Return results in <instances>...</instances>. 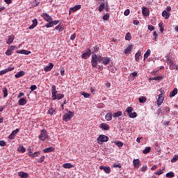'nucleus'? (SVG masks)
I'll use <instances>...</instances> for the list:
<instances>
[{"instance_id": "obj_21", "label": "nucleus", "mask_w": 178, "mask_h": 178, "mask_svg": "<svg viewBox=\"0 0 178 178\" xmlns=\"http://www.w3.org/2000/svg\"><path fill=\"white\" fill-rule=\"evenodd\" d=\"M13 41H15V35H9L8 40H6V44H8V45H10Z\"/></svg>"}, {"instance_id": "obj_18", "label": "nucleus", "mask_w": 178, "mask_h": 178, "mask_svg": "<svg viewBox=\"0 0 178 178\" xmlns=\"http://www.w3.org/2000/svg\"><path fill=\"white\" fill-rule=\"evenodd\" d=\"M134 46L133 44H129L124 50V54L127 55V54H131V51H133Z\"/></svg>"}, {"instance_id": "obj_10", "label": "nucleus", "mask_w": 178, "mask_h": 178, "mask_svg": "<svg viewBox=\"0 0 178 178\" xmlns=\"http://www.w3.org/2000/svg\"><path fill=\"white\" fill-rule=\"evenodd\" d=\"M41 17L44 18V20L45 22H47V23H50L51 20H52V17L48 15L47 13H43L41 14Z\"/></svg>"}, {"instance_id": "obj_34", "label": "nucleus", "mask_w": 178, "mask_h": 178, "mask_svg": "<svg viewBox=\"0 0 178 178\" xmlns=\"http://www.w3.org/2000/svg\"><path fill=\"white\" fill-rule=\"evenodd\" d=\"M17 152H22V154L26 152V148L24 147V146H19L17 148Z\"/></svg>"}, {"instance_id": "obj_16", "label": "nucleus", "mask_w": 178, "mask_h": 178, "mask_svg": "<svg viewBox=\"0 0 178 178\" xmlns=\"http://www.w3.org/2000/svg\"><path fill=\"white\" fill-rule=\"evenodd\" d=\"M142 13L143 15V16H146L148 17L149 16V10H148V8H147V7H142Z\"/></svg>"}, {"instance_id": "obj_14", "label": "nucleus", "mask_w": 178, "mask_h": 178, "mask_svg": "<svg viewBox=\"0 0 178 178\" xmlns=\"http://www.w3.org/2000/svg\"><path fill=\"white\" fill-rule=\"evenodd\" d=\"M167 63L169 65L170 70H175V62L173 60H172L171 59H168L167 61Z\"/></svg>"}, {"instance_id": "obj_56", "label": "nucleus", "mask_w": 178, "mask_h": 178, "mask_svg": "<svg viewBox=\"0 0 178 178\" xmlns=\"http://www.w3.org/2000/svg\"><path fill=\"white\" fill-rule=\"evenodd\" d=\"M124 16H129L130 15V9H127L124 13Z\"/></svg>"}, {"instance_id": "obj_46", "label": "nucleus", "mask_w": 178, "mask_h": 178, "mask_svg": "<svg viewBox=\"0 0 178 178\" xmlns=\"http://www.w3.org/2000/svg\"><path fill=\"white\" fill-rule=\"evenodd\" d=\"M125 40L127 41H130V40H131V34H130V33H127L125 35Z\"/></svg>"}, {"instance_id": "obj_26", "label": "nucleus", "mask_w": 178, "mask_h": 178, "mask_svg": "<svg viewBox=\"0 0 178 178\" xmlns=\"http://www.w3.org/2000/svg\"><path fill=\"white\" fill-rule=\"evenodd\" d=\"M113 116V114H112V113H108L105 116V119L106 120H107V122H111V120H112Z\"/></svg>"}, {"instance_id": "obj_41", "label": "nucleus", "mask_w": 178, "mask_h": 178, "mask_svg": "<svg viewBox=\"0 0 178 178\" xmlns=\"http://www.w3.org/2000/svg\"><path fill=\"white\" fill-rule=\"evenodd\" d=\"M139 102L140 104H144V102H147V98L145 97L142 96L139 98Z\"/></svg>"}, {"instance_id": "obj_64", "label": "nucleus", "mask_w": 178, "mask_h": 178, "mask_svg": "<svg viewBox=\"0 0 178 178\" xmlns=\"http://www.w3.org/2000/svg\"><path fill=\"white\" fill-rule=\"evenodd\" d=\"M146 170H147V165L143 166L142 168H141V171L142 172H146Z\"/></svg>"}, {"instance_id": "obj_61", "label": "nucleus", "mask_w": 178, "mask_h": 178, "mask_svg": "<svg viewBox=\"0 0 178 178\" xmlns=\"http://www.w3.org/2000/svg\"><path fill=\"white\" fill-rule=\"evenodd\" d=\"M55 30H59V31H62V26L58 25L55 27Z\"/></svg>"}, {"instance_id": "obj_1", "label": "nucleus", "mask_w": 178, "mask_h": 178, "mask_svg": "<svg viewBox=\"0 0 178 178\" xmlns=\"http://www.w3.org/2000/svg\"><path fill=\"white\" fill-rule=\"evenodd\" d=\"M98 62L99 63H101V62H102V55L101 54L97 55L96 54H92V56H91L92 67H97L98 66Z\"/></svg>"}, {"instance_id": "obj_49", "label": "nucleus", "mask_w": 178, "mask_h": 178, "mask_svg": "<svg viewBox=\"0 0 178 178\" xmlns=\"http://www.w3.org/2000/svg\"><path fill=\"white\" fill-rule=\"evenodd\" d=\"M98 51H99V47H98V45H96L93 47V51L95 54H97V52H98Z\"/></svg>"}, {"instance_id": "obj_39", "label": "nucleus", "mask_w": 178, "mask_h": 178, "mask_svg": "<svg viewBox=\"0 0 178 178\" xmlns=\"http://www.w3.org/2000/svg\"><path fill=\"white\" fill-rule=\"evenodd\" d=\"M105 8V3H102L98 8V10L99 12H102V10H104V9Z\"/></svg>"}, {"instance_id": "obj_31", "label": "nucleus", "mask_w": 178, "mask_h": 178, "mask_svg": "<svg viewBox=\"0 0 178 178\" xmlns=\"http://www.w3.org/2000/svg\"><path fill=\"white\" fill-rule=\"evenodd\" d=\"M177 95V88H174L172 91L170 92V97H175V95Z\"/></svg>"}, {"instance_id": "obj_11", "label": "nucleus", "mask_w": 178, "mask_h": 178, "mask_svg": "<svg viewBox=\"0 0 178 178\" xmlns=\"http://www.w3.org/2000/svg\"><path fill=\"white\" fill-rule=\"evenodd\" d=\"M102 62L104 66H106V65H109L111 62H112V60L111 59L110 57L105 56L102 57Z\"/></svg>"}, {"instance_id": "obj_30", "label": "nucleus", "mask_w": 178, "mask_h": 178, "mask_svg": "<svg viewBox=\"0 0 178 178\" xmlns=\"http://www.w3.org/2000/svg\"><path fill=\"white\" fill-rule=\"evenodd\" d=\"M40 154H41V152H35L33 154H30L31 158H37L38 156H40Z\"/></svg>"}, {"instance_id": "obj_47", "label": "nucleus", "mask_w": 178, "mask_h": 178, "mask_svg": "<svg viewBox=\"0 0 178 178\" xmlns=\"http://www.w3.org/2000/svg\"><path fill=\"white\" fill-rule=\"evenodd\" d=\"M163 79V77L162 76H155L152 78V80H155L156 81H161V80H162Z\"/></svg>"}, {"instance_id": "obj_37", "label": "nucleus", "mask_w": 178, "mask_h": 178, "mask_svg": "<svg viewBox=\"0 0 178 178\" xmlns=\"http://www.w3.org/2000/svg\"><path fill=\"white\" fill-rule=\"evenodd\" d=\"M166 177L168 178H172V177H175V172L170 171L169 172H168L166 175H165Z\"/></svg>"}, {"instance_id": "obj_33", "label": "nucleus", "mask_w": 178, "mask_h": 178, "mask_svg": "<svg viewBox=\"0 0 178 178\" xmlns=\"http://www.w3.org/2000/svg\"><path fill=\"white\" fill-rule=\"evenodd\" d=\"M55 94H58V91H56V86L53 85L51 86V95H55Z\"/></svg>"}, {"instance_id": "obj_50", "label": "nucleus", "mask_w": 178, "mask_h": 178, "mask_svg": "<svg viewBox=\"0 0 178 178\" xmlns=\"http://www.w3.org/2000/svg\"><path fill=\"white\" fill-rule=\"evenodd\" d=\"M163 170H159V171H156L155 172V175H156V176H161V175H163Z\"/></svg>"}, {"instance_id": "obj_42", "label": "nucleus", "mask_w": 178, "mask_h": 178, "mask_svg": "<svg viewBox=\"0 0 178 178\" xmlns=\"http://www.w3.org/2000/svg\"><path fill=\"white\" fill-rule=\"evenodd\" d=\"M143 154H149V152H151V147H146L145 149L143 151Z\"/></svg>"}, {"instance_id": "obj_35", "label": "nucleus", "mask_w": 178, "mask_h": 178, "mask_svg": "<svg viewBox=\"0 0 178 178\" xmlns=\"http://www.w3.org/2000/svg\"><path fill=\"white\" fill-rule=\"evenodd\" d=\"M149 55H151V50L147 49V51L144 54V60H145V59H147L148 56H149Z\"/></svg>"}, {"instance_id": "obj_45", "label": "nucleus", "mask_w": 178, "mask_h": 178, "mask_svg": "<svg viewBox=\"0 0 178 178\" xmlns=\"http://www.w3.org/2000/svg\"><path fill=\"white\" fill-rule=\"evenodd\" d=\"M45 161V156H42L39 159L37 160L38 163H42Z\"/></svg>"}, {"instance_id": "obj_62", "label": "nucleus", "mask_w": 178, "mask_h": 178, "mask_svg": "<svg viewBox=\"0 0 178 178\" xmlns=\"http://www.w3.org/2000/svg\"><path fill=\"white\" fill-rule=\"evenodd\" d=\"M30 89L31 90V91H34V90H37V86L33 85L31 86Z\"/></svg>"}, {"instance_id": "obj_36", "label": "nucleus", "mask_w": 178, "mask_h": 178, "mask_svg": "<svg viewBox=\"0 0 178 178\" xmlns=\"http://www.w3.org/2000/svg\"><path fill=\"white\" fill-rule=\"evenodd\" d=\"M159 27L160 29V33H163V30H164V28H165V26L163 25V22H161L159 24Z\"/></svg>"}, {"instance_id": "obj_60", "label": "nucleus", "mask_w": 178, "mask_h": 178, "mask_svg": "<svg viewBox=\"0 0 178 178\" xmlns=\"http://www.w3.org/2000/svg\"><path fill=\"white\" fill-rule=\"evenodd\" d=\"M6 143L4 140H0V147H5Z\"/></svg>"}, {"instance_id": "obj_8", "label": "nucleus", "mask_w": 178, "mask_h": 178, "mask_svg": "<svg viewBox=\"0 0 178 178\" xmlns=\"http://www.w3.org/2000/svg\"><path fill=\"white\" fill-rule=\"evenodd\" d=\"M58 23H59V20H51L50 21V23H47L44 25V27H46L47 29H49V27H54V26H56V24H58Z\"/></svg>"}, {"instance_id": "obj_5", "label": "nucleus", "mask_w": 178, "mask_h": 178, "mask_svg": "<svg viewBox=\"0 0 178 178\" xmlns=\"http://www.w3.org/2000/svg\"><path fill=\"white\" fill-rule=\"evenodd\" d=\"M73 116H74V113L69 111L67 113L63 115V120L64 122H69V120H70Z\"/></svg>"}, {"instance_id": "obj_32", "label": "nucleus", "mask_w": 178, "mask_h": 178, "mask_svg": "<svg viewBox=\"0 0 178 178\" xmlns=\"http://www.w3.org/2000/svg\"><path fill=\"white\" fill-rule=\"evenodd\" d=\"M140 56H141V51H138L135 54V60H136V62H138V60H140Z\"/></svg>"}, {"instance_id": "obj_19", "label": "nucleus", "mask_w": 178, "mask_h": 178, "mask_svg": "<svg viewBox=\"0 0 178 178\" xmlns=\"http://www.w3.org/2000/svg\"><path fill=\"white\" fill-rule=\"evenodd\" d=\"M16 54H22V55H30V54H31V51L22 49L17 51Z\"/></svg>"}, {"instance_id": "obj_9", "label": "nucleus", "mask_w": 178, "mask_h": 178, "mask_svg": "<svg viewBox=\"0 0 178 178\" xmlns=\"http://www.w3.org/2000/svg\"><path fill=\"white\" fill-rule=\"evenodd\" d=\"M81 9V5H76L74 7H71L69 10V15L70 13H74V12H77V10H80Z\"/></svg>"}, {"instance_id": "obj_57", "label": "nucleus", "mask_w": 178, "mask_h": 178, "mask_svg": "<svg viewBox=\"0 0 178 178\" xmlns=\"http://www.w3.org/2000/svg\"><path fill=\"white\" fill-rule=\"evenodd\" d=\"M8 49L12 52L13 51H15V49H17V47L16 46H10Z\"/></svg>"}, {"instance_id": "obj_58", "label": "nucleus", "mask_w": 178, "mask_h": 178, "mask_svg": "<svg viewBox=\"0 0 178 178\" xmlns=\"http://www.w3.org/2000/svg\"><path fill=\"white\" fill-rule=\"evenodd\" d=\"M15 70V67H9L8 68L6 69V70L7 71V73L9 72H12V70Z\"/></svg>"}, {"instance_id": "obj_28", "label": "nucleus", "mask_w": 178, "mask_h": 178, "mask_svg": "<svg viewBox=\"0 0 178 178\" xmlns=\"http://www.w3.org/2000/svg\"><path fill=\"white\" fill-rule=\"evenodd\" d=\"M18 176H20L21 178H28L29 177V174H27L24 172H19L18 173Z\"/></svg>"}, {"instance_id": "obj_17", "label": "nucleus", "mask_w": 178, "mask_h": 178, "mask_svg": "<svg viewBox=\"0 0 178 178\" xmlns=\"http://www.w3.org/2000/svg\"><path fill=\"white\" fill-rule=\"evenodd\" d=\"M26 104H27V99H26L23 97L20 98L18 101V104L20 106H24V105H26Z\"/></svg>"}, {"instance_id": "obj_54", "label": "nucleus", "mask_w": 178, "mask_h": 178, "mask_svg": "<svg viewBox=\"0 0 178 178\" xmlns=\"http://www.w3.org/2000/svg\"><path fill=\"white\" fill-rule=\"evenodd\" d=\"M5 54H6V55H7V56H10V55H12L13 52L8 49L6 50Z\"/></svg>"}, {"instance_id": "obj_43", "label": "nucleus", "mask_w": 178, "mask_h": 178, "mask_svg": "<svg viewBox=\"0 0 178 178\" xmlns=\"http://www.w3.org/2000/svg\"><path fill=\"white\" fill-rule=\"evenodd\" d=\"M3 97L6 98V97H8V88H3Z\"/></svg>"}, {"instance_id": "obj_48", "label": "nucleus", "mask_w": 178, "mask_h": 178, "mask_svg": "<svg viewBox=\"0 0 178 178\" xmlns=\"http://www.w3.org/2000/svg\"><path fill=\"white\" fill-rule=\"evenodd\" d=\"M177 161H178V155L177 154H175L174 156V157L172 158V159L171 160V162L172 163H175V162H176Z\"/></svg>"}, {"instance_id": "obj_53", "label": "nucleus", "mask_w": 178, "mask_h": 178, "mask_svg": "<svg viewBox=\"0 0 178 178\" xmlns=\"http://www.w3.org/2000/svg\"><path fill=\"white\" fill-rule=\"evenodd\" d=\"M113 168H119V169H121L122 168V164H120V163H118V164L114 163L113 165Z\"/></svg>"}, {"instance_id": "obj_38", "label": "nucleus", "mask_w": 178, "mask_h": 178, "mask_svg": "<svg viewBox=\"0 0 178 178\" xmlns=\"http://www.w3.org/2000/svg\"><path fill=\"white\" fill-rule=\"evenodd\" d=\"M119 116H122V111H118L117 113H114L113 114V118L116 119V118H119Z\"/></svg>"}, {"instance_id": "obj_51", "label": "nucleus", "mask_w": 178, "mask_h": 178, "mask_svg": "<svg viewBox=\"0 0 178 178\" xmlns=\"http://www.w3.org/2000/svg\"><path fill=\"white\" fill-rule=\"evenodd\" d=\"M32 24L35 26V27H37V25L38 24V20L37 19H34L33 21H32Z\"/></svg>"}, {"instance_id": "obj_59", "label": "nucleus", "mask_w": 178, "mask_h": 178, "mask_svg": "<svg viewBox=\"0 0 178 178\" xmlns=\"http://www.w3.org/2000/svg\"><path fill=\"white\" fill-rule=\"evenodd\" d=\"M82 95L84 97V98H89L90 95V93L83 92Z\"/></svg>"}, {"instance_id": "obj_13", "label": "nucleus", "mask_w": 178, "mask_h": 178, "mask_svg": "<svg viewBox=\"0 0 178 178\" xmlns=\"http://www.w3.org/2000/svg\"><path fill=\"white\" fill-rule=\"evenodd\" d=\"M91 56V50L88 49L86 52L83 53L81 56L82 59H88Z\"/></svg>"}, {"instance_id": "obj_23", "label": "nucleus", "mask_w": 178, "mask_h": 178, "mask_svg": "<svg viewBox=\"0 0 178 178\" xmlns=\"http://www.w3.org/2000/svg\"><path fill=\"white\" fill-rule=\"evenodd\" d=\"M54 68V63H49V65L46 66L44 68V72H51L52 69Z\"/></svg>"}, {"instance_id": "obj_29", "label": "nucleus", "mask_w": 178, "mask_h": 178, "mask_svg": "<svg viewBox=\"0 0 178 178\" xmlns=\"http://www.w3.org/2000/svg\"><path fill=\"white\" fill-rule=\"evenodd\" d=\"M162 16L163 17H165V19H168L169 17H170V13H168V11L164 10L162 13Z\"/></svg>"}, {"instance_id": "obj_12", "label": "nucleus", "mask_w": 178, "mask_h": 178, "mask_svg": "<svg viewBox=\"0 0 178 178\" xmlns=\"http://www.w3.org/2000/svg\"><path fill=\"white\" fill-rule=\"evenodd\" d=\"M19 131V129H16L15 130L13 131V132L8 136L9 140H15V138Z\"/></svg>"}, {"instance_id": "obj_3", "label": "nucleus", "mask_w": 178, "mask_h": 178, "mask_svg": "<svg viewBox=\"0 0 178 178\" xmlns=\"http://www.w3.org/2000/svg\"><path fill=\"white\" fill-rule=\"evenodd\" d=\"M159 91L161 94L159 95V98L157 99L158 106H161V105H162V103L163 102V99H165V96L163 95V89L161 88Z\"/></svg>"}, {"instance_id": "obj_6", "label": "nucleus", "mask_w": 178, "mask_h": 178, "mask_svg": "<svg viewBox=\"0 0 178 178\" xmlns=\"http://www.w3.org/2000/svg\"><path fill=\"white\" fill-rule=\"evenodd\" d=\"M63 98H65V95L62 94V93H54V95H51V99H53V101H55V99H58L60 100Z\"/></svg>"}, {"instance_id": "obj_2", "label": "nucleus", "mask_w": 178, "mask_h": 178, "mask_svg": "<svg viewBox=\"0 0 178 178\" xmlns=\"http://www.w3.org/2000/svg\"><path fill=\"white\" fill-rule=\"evenodd\" d=\"M134 108L131 106H129L126 108V112L128 113L129 118L134 119V118H137V113L133 112Z\"/></svg>"}, {"instance_id": "obj_22", "label": "nucleus", "mask_w": 178, "mask_h": 178, "mask_svg": "<svg viewBox=\"0 0 178 178\" xmlns=\"http://www.w3.org/2000/svg\"><path fill=\"white\" fill-rule=\"evenodd\" d=\"M133 163H134V168H140V166H141V163L139 159H134L133 161Z\"/></svg>"}, {"instance_id": "obj_4", "label": "nucleus", "mask_w": 178, "mask_h": 178, "mask_svg": "<svg viewBox=\"0 0 178 178\" xmlns=\"http://www.w3.org/2000/svg\"><path fill=\"white\" fill-rule=\"evenodd\" d=\"M39 140H41V141H45V140H47L48 138V134L47 133V130L42 129L40 131V134L38 137Z\"/></svg>"}, {"instance_id": "obj_63", "label": "nucleus", "mask_w": 178, "mask_h": 178, "mask_svg": "<svg viewBox=\"0 0 178 178\" xmlns=\"http://www.w3.org/2000/svg\"><path fill=\"white\" fill-rule=\"evenodd\" d=\"M76 38V33H73L71 36H70V40H72V41H73L74 40H75Z\"/></svg>"}, {"instance_id": "obj_52", "label": "nucleus", "mask_w": 178, "mask_h": 178, "mask_svg": "<svg viewBox=\"0 0 178 178\" xmlns=\"http://www.w3.org/2000/svg\"><path fill=\"white\" fill-rule=\"evenodd\" d=\"M147 29L149 30V31H154V30H155V26L152 25H148Z\"/></svg>"}, {"instance_id": "obj_40", "label": "nucleus", "mask_w": 178, "mask_h": 178, "mask_svg": "<svg viewBox=\"0 0 178 178\" xmlns=\"http://www.w3.org/2000/svg\"><path fill=\"white\" fill-rule=\"evenodd\" d=\"M55 112H56V110L53 107L50 108L48 110V113H49V115H51V116H52V115H54V113H55Z\"/></svg>"}, {"instance_id": "obj_25", "label": "nucleus", "mask_w": 178, "mask_h": 178, "mask_svg": "<svg viewBox=\"0 0 178 178\" xmlns=\"http://www.w3.org/2000/svg\"><path fill=\"white\" fill-rule=\"evenodd\" d=\"M63 168H64V169H72V168H74V165L70 163H66L63 164Z\"/></svg>"}, {"instance_id": "obj_55", "label": "nucleus", "mask_w": 178, "mask_h": 178, "mask_svg": "<svg viewBox=\"0 0 178 178\" xmlns=\"http://www.w3.org/2000/svg\"><path fill=\"white\" fill-rule=\"evenodd\" d=\"M153 35H154V41H156V40H158V33H156V31H154Z\"/></svg>"}, {"instance_id": "obj_15", "label": "nucleus", "mask_w": 178, "mask_h": 178, "mask_svg": "<svg viewBox=\"0 0 178 178\" xmlns=\"http://www.w3.org/2000/svg\"><path fill=\"white\" fill-rule=\"evenodd\" d=\"M99 169L100 170H104L107 175H109V173L111 172V167H104V165H101Z\"/></svg>"}, {"instance_id": "obj_24", "label": "nucleus", "mask_w": 178, "mask_h": 178, "mask_svg": "<svg viewBox=\"0 0 178 178\" xmlns=\"http://www.w3.org/2000/svg\"><path fill=\"white\" fill-rule=\"evenodd\" d=\"M24 74H26V72H24V71H19L15 75V79H20V77H23Z\"/></svg>"}, {"instance_id": "obj_7", "label": "nucleus", "mask_w": 178, "mask_h": 178, "mask_svg": "<svg viewBox=\"0 0 178 178\" xmlns=\"http://www.w3.org/2000/svg\"><path fill=\"white\" fill-rule=\"evenodd\" d=\"M97 141H100V143H106V141H109V137L105 135H99L97 138Z\"/></svg>"}, {"instance_id": "obj_27", "label": "nucleus", "mask_w": 178, "mask_h": 178, "mask_svg": "<svg viewBox=\"0 0 178 178\" xmlns=\"http://www.w3.org/2000/svg\"><path fill=\"white\" fill-rule=\"evenodd\" d=\"M55 149V148L50 147H47L44 149L42 151L43 152H44L45 154H48L49 152H53V151Z\"/></svg>"}, {"instance_id": "obj_20", "label": "nucleus", "mask_w": 178, "mask_h": 178, "mask_svg": "<svg viewBox=\"0 0 178 178\" xmlns=\"http://www.w3.org/2000/svg\"><path fill=\"white\" fill-rule=\"evenodd\" d=\"M99 127H100V129H102V130H109V129H111L109 125L106 123L100 124Z\"/></svg>"}, {"instance_id": "obj_44", "label": "nucleus", "mask_w": 178, "mask_h": 178, "mask_svg": "<svg viewBox=\"0 0 178 178\" xmlns=\"http://www.w3.org/2000/svg\"><path fill=\"white\" fill-rule=\"evenodd\" d=\"M109 17H111V15H109V13H106L103 16V20H105L106 22L109 20Z\"/></svg>"}]
</instances>
